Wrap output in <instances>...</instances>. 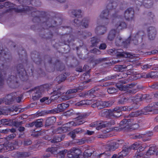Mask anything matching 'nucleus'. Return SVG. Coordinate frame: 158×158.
Here are the masks:
<instances>
[{
	"label": "nucleus",
	"instance_id": "obj_1",
	"mask_svg": "<svg viewBox=\"0 0 158 158\" xmlns=\"http://www.w3.org/2000/svg\"><path fill=\"white\" fill-rule=\"evenodd\" d=\"M66 153L69 158H80L79 156L81 153V151L79 149L75 148H73L69 151L64 150L58 153L59 158H64L65 155Z\"/></svg>",
	"mask_w": 158,
	"mask_h": 158
},
{
	"label": "nucleus",
	"instance_id": "obj_2",
	"mask_svg": "<svg viewBox=\"0 0 158 158\" xmlns=\"http://www.w3.org/2000/svg\"><path fill=\"white\" fill-rule=\"evenodd\" d=\"M120 128L125 131L135 130L139 127V125L138 124L133 122L132 119H124L120 122Z\"/></svg>",
	"mask_w": 158,
	"mask_h": 158
},
{
	"label": "nucleus",
	"instance_id": "obj_3",
	"mask_svg": "<svg viewBox=\"0 0 158 158\" xmlns=\"http://www.w3.org/2000/svg\"><path fill=\"white\" fill-rule=\"evenodd\" d=\"M117 6V4L115 2L110 3L107 6V9L103 10L101 14L100 17L103 19V22H105V19L107 20L106 22L105 23V25H106L109 23V15L114 11L113 9H115Z\"/></svg>",
	"mask_w": 158,
	"mask_h": 158
},
{
	"label": "nucleus",
	"instance_id": "obj_4",
	"mask_svg": "<svg viewBox=\"0 0 158 158\" xmlns=\"http://www.w3.org/2000/svg\"><path fill=\"white\" fill-rule=\"evenodd\" d=\"M108 52L110 55H116L117 57L123 56L126 58H132L135 56L130 53L124 52L123 50L120 49L116 50L115 49H110Z\"/></svg>",
	"mask_w": 158,
	"mask_h": 158
},
{
	"label": "nucleus",
	"instance_id": "obj_5",
	"mask_svg": "<svg viewBox=\"0 0 158 158\" xmlns=\"http://www.w3.org/2000/svg\"><path fill=\"white\" fill-rule=\"evenodd\" d=\"M124 17L130 23L131 25H133L135 23L134 11L131 8L127 9L124 13Z\"/></svg>",
	"mask_w": 158,
	"mask_h": 158
},
{
	"label": "nucleus",
	"instance_id": "obj_6",
	"mask_svg": "<svg viewBox=\"0 0 158 158\" xmlns=\"http://www.w3.org/2000/svg\"><path fill=\"white\" fill-rule=\"evenodd\" d=\"M17 75L18 76L22 81H25L27 79L28 76L26 72L23 65L19 64L17 66Z\"/></svg>",
	"mask_w": 158,
	"mask_h": 158
},
{
	"label": "nucleus",
	"instance_id": "obj_7",
	"mask_svg": "<svg viewBox=\"0 0 158 158\" xmlns=\"http://www.w3.org/2000/svg\"><path fill=\"white\" fill-rule=\"evenodd\" d=\"M136 84L134 83H132L130 85H128L127 86L123 85H122L117 84V87L119 89V90L123 91H127L128 93L133 94H135L137 92V89H128V87L131 88L135 86Z\"/></svg>",
	"mask_w": 158,
	"mask_h": 158
},
{
	"label": "nucleus",
	"instance_id": "obj_8",
	"mask_svg": "<svg viewBox=\"0 0 158 158\" xmlns=\"http://www.w3.org/2000/svg\"><path fill=\"white\" fill-rule=\"evenodd\" d=\"M145 34L143 31H139L134 35L132 37L131 42L135 45H138L142 41Z\"/></svg>",
	"mask_w": 158,
	"mask_h": 158
},
{
	"label": "nucleus",
	"instance_id": "obj_9",
	"mask_svg": "<svg viewBox=\"0 0 158 158\" xmlns=\"http://www.w3.org/2000/svg\"><path fill=\"white\" fill-rule=\"evenodd\" d=\"M69 106V104L65 103H61L59 104L57 108L54 109L49 111L48 113L55 114L64 111Z\"/></svg>",
	"mask_w": 158,
	"mask_h": 158
},
{
	"label": "nucleus",
	"instance_id": "obj_10",
	"mask_svg": "<svg viewBox=\"0 0 158 158\" xmlns=\"http://www.w3.org/2000/svg\"><path fill=\"white\" fill-rule=\"evenodd\" d=\"M131 38L129 37L125 40H123L120 36H118L116 39V45L117 46H123L126 47L130 42Z\"/></svg>",
	"mask_w": 158,
	"mask_h": 158
},
{
	"label": "nucleus",
	"instance_id": "obj_11",
	"mask_svg": "<svg viewBox=\"0 0 158 158\" xmlns=\"http://www.w3.org/2000/svg\"><path fill=\"white\" fill-rule=\"evenodd\" d=\"M77 89H69L67 90L65 95L61 96L60 99H61L63 101H65L72 98L74 97L72 95H70L77 92Z\"/></svg>",
	"mask_w": 158,
	"mask_h": 158
},
{
	"label": "nucleus",
	"instance_id": "obj_12",
	"mask_svg": "<svg viewBox=\"0 0 158 158\" xmlns=\"http://www.w3.org/2000/svg\"><path fill=\"white\" fill-rule=\"evenodd\" d=\"M116 23L114 25L115 27L118 30H121L126 28L127 25L126 23L119 19L118 17H116L115 18Z\"/></svg>",
	"mask_w": 158,
	"mask_h": 158
},
{
	"label": "nucleus",
	"instance_id": "obj_13",
	"mask_svg": "<svg viewBox=\"0 0 158 158\" xmlns=\"http://www.w3.org/2000/svg\"><path fill=\"white\" fill-rule=\"evenodd\" d=\"M17 96V94L16 93H12L8 94L6 98V100H8L9 102L13 101L15 99H16V101L18 102H20L21 101V100L23 97V95L21 94L20 96L16 97Z\"/></svg>",
	"mask_w": 158,
	"mask_h": 158
},
{
	"label": "nucleus",
	"instance_id": "obj_14",
	"mask_svg": "<svg viewBox=\"0 0 158 158\" xmlns=\"http://www.w3.org/2000/svg\"><path fill=\"white\" fill-rule=\"evenodd\" d=\"M157 34L156 29L153 27H150L147 29V34L148 39L150 40H154Z\"/></svg>",
	"mask_w": 158,
	"mask_h": 158
},
{
	"label": "nucleus",
	"instance_id": "obj_15",
	"mask_svg": "<svg viewBox=\"0 0 158 158\" xmlns=\"http://www.w3.org/2000/svg\"><path fill=\"white\" fill-rule=\"evenodd\" d=\"M43 91V87L40 86L37 88L35 90V93L32 96V98L34 100H36L42 96V93Z\"/></svg>",
	"mask_w": 158,
	"mask_h": 158
},
{
	"label": "nucleus",
	"instance_id": "obj_16",
	"mask_svg": "<svg viewBox=\"0 0 158 158\" xmlns=\"http://www.w3.org/2000/svg\"><path fill=\"white\" fill-rule=\"evenodd\" d=\"M106 31V27L103 26H99L96 27L95 30V33L98 35H102L104 34Z\"/></svg>",
	"mask_w": 158,
	"mask_h": 158
},
{
	"label": "nucleus",
	"instance_id": "obj_17",
	"mask_svg": "<svg viewBox=\"0 0 158 158\" xmlns=\"http://www.w3.org/2000/svg\"><path fill=\"white\" fill-rule=\"evenodd\" d=\"M85 116L86 115L84 114H81L75 118L76 126L81 125L85 122L83 119Z\"/></svg>",
	"mask_w": 158,
	"mask_h": 158
},
{
	"label": "nucleus",
	"instance_id": "obj_18",
	"mask_svg": "<svg viewBox=\"0 0 158 158\" xmlns=\"http://www.w3.org/2000/svg\"><path fill=\"white\" fill-rule=\"evenodd\" d=\"M99 114L100 116L104 117L109 118L111 117V110H103L99 112Z\"/></svg>",
	"mask_w": 158,
	"mask_h": 158
},
{
	"label": "nucleus",
	"instance_id": "obj_19",
	"mask_svg": "<svg viewBox=\"0 0 158 158\" xmlns=\"http://www.w3.org/2000/svg\"><path fill=\"white\" fill-rule=\"evenodd\" d=\"M56 121L55 117L52 116L49 117L45 121V125L46 127L53 125Z\"/></svg>",
	"mask_w": 158,
	"mask_h": 158
},
{
	"label": "nucleus",
	"instance_id": "obj_20",
	"mask_svg": "<svg viewBox=\"0 0 158 158\" xmlns=\"http://www.w3.org/2000/svg\"><path fill=\"white\" fill-rule=\"evenodd\" d=\"M95 123H96L97 126L96 129L97 130H99L102 128L107 127L108 123L106 121L103 122L101 121L100 122H95Z\"/></svg>",
	"mask_w": 158,
	"mask_h": 158
},
{
	"label": "nucleus",
	"instance_id": "obj_21",
	"mask_svg": "<svg viewBox=\"0 0 158 158\" xmlns=\"http://www.w3.org/2000/svg\"><path fill=\"white\" fill-rule=\"evenodd\" d=\"M118 144L115 142H113L107 145L106 148L109 151H114L118 148Z\"/></svg>",
	"mask_w": 158,
	"mask_h": 158
},
{
	"label": "nucleus",
	"instance_id": "obj_22",
	"mask_svg": "<svg viewBox=\"0 0 158 158\" xmlns=\"http://www.w3.org/2000/svg\"><path fill=\"white\" fill-rule=\"evenodd\" d=\"M65 137L64 135H56L51 140V142L56 143L61 141Z\"/></svg>",
	"mask_w": 158,
	"mask_h": 158
},
{
	"label": "nucleus",
	"instance_id": "obj_23",
	"mask_svg": "<svg viewBox=\"0 0 158 158\" xmlns=\"http://www.w3.org/2000/svg\"><path fill=\"white\" fill-rule=\"evenodd\" d=\"M69 128L70 126L67 125L66 123L64 124L62 127L58 128L57 130L58 131V133L60 132L65 133L67 132L69 130Z\"/></svg>",
	"mask_w": 158,
	"mask_h": 158
},
{
	"label": "nucleus",
	"instance_id": "obj_24",
	"mask_svg": "<svg viewBox=\"0 0 158 158\" xmlns=\"http://www.w3.org/2000/svg\"><path fill=\"white\" fill-rule=\"evenodd\" d=\"M131 150L129 147H125L123 148L122 151L119 153L120 156L121 155L123 157L125 156L128 155Z\"/></svg>",
	"mask_w": 158,
	"mask_h": 158
},
{
	"label": "nucleus",
	"instance_id": "obj_25",
	"mask_svg": "<svg viewBox=\"0 0 158 158\" xmlns=\"http://www.w3.org/2000/svg\"><path fill=\"white\" fill-rule=\"evenodd\" d=\"M142 114H145L143 110L137 111L135 112H131L128 116L131 117H137Z\"/></svg>",
	"mask_w": 158,
	"mask_h": 158
},
{
	"label": "nucleus",
	"instance_id": "obj_26",
	"mask_svg": "<svg viewBox=\"0 0 158 158\" xmlns=\"http://www.w3.org/2000/svg\"><path fill=\"white\" fill-rule=\"evenodd\" d=\"M116 32L117 31L115 29H111L109 32L108 36V39L110 41L113 40L115 36Z\"/></svg>",
	"mask_w": 158,
	"mask_h": 158
},
{
	"label": "nucleus",
	"instance_id": "obj_27",
	"mask_svg": "<svg viewBox=\"0 0 158 158\" xmlns=\"http://www.w3.org/2000/svg\"><path fill=\"white\" fill-rule=\"evenodd\" d=\"M145 77L146 78H155L157 77H158V72H152L146 74Z\"/></svg>",
	"mask_w": 158,
	"mask_h": 158
},
{
	"label": "nucleus",
	"instance_id": "obj_28",
	"mask_svg": "<svg viewBox=\"0 0 158 158\" xmlns=\"http://www.w3.org/2000/svg\"><path fill=\"white\" fill-rule=\"evenodd\" d=\"M91 101L89 100H82L76 103V105L77 106H82L89 105L91 104Z\"/></svg>",
	"mask_w": 158,
	"mask_h": 158
},
{
	"label": "nucleus",
	"instance_id": "obj_29",
	"mask_svg": "<svg viewBox=\"0 0 158 158\" xmlns=\"http://www.w3.org/2000/svg\"><path fill=\"white\" fill-rule=\"evenodd\" d=\"M8 83L15 84L17 83V78L14 76L11 75L9 77L7 80Z\"/></svg>",
	"mask_w": 158,
	"mask_h": 158
},
{
	"label": "nucleus",
	"instance_id": "obj_30",
	"mask_svg": "<svg viewBox=\"0 0 158 158\" xmlns=\"http://www.w3.org/2000/svg\"><path fill=\"white\" fill-rule=\"evenodd\" d=\"M66 79V77L64 74H61L56 77L55 80L58 83H60L61 82L64 81Z\"/></svg>",
	"mask_w": 158,
	"mask_h": 158
},
{
	"label": "nucleus",
	"instance_id": "obj_31",
	"mask_svg": "<svg viewBox=\"0 0 158 158\" xmlns=\"http://www.w3.org/2000/svg\"><path fill=\"white\" fill-rule=\"evenodd\" d=\"M55 67L56 68V69L60 71H61L64 69V66L63 64H61L59 61L56 63L55 65Z\"/></svg>",
	"mask_w": 158,
	"mask_h": 158
},
{
	"label": "nucleus",
	"instance_id": "obj_32",
	"mask_svg": "<svg viewBox=\"0 0 158 158\" xmlns=\"http://www.w3.org/2000/svg\"><path fill=\"white\" fill-rule=\"evenodd\" d=\"M81 13V10H73L69 12V14L73 16L76 17L79 15Z\"/></svg>",
	"mask_w": 158,
	"mask_h": 158
},
{
	"label": "nucleus",
	"instance_id": "obj_33",
	"mask_svg": "<svg viewBox=\"0 0 158 158\" xmlns=\"http://www.w3.org/2000/svg\"><path fill=\"white\" fill-rule=\"evenodd\" d=\"M90 22V19L88 18H85L82 20V25L85 28H87Z\"/></svg>",
	"mask_w": 158,
	"mask_h": 158
},
{
	"label": "nucleus",
	"instance_id": "obj_34",
	"mask_svg": "<svg viewBox=\"0 0 158 158\" xmlns=\"http://www.w3.org/2000/svg\"><path fill=\"white\" fill-rule=\"evenodd\" d=\"M131 100V99H130V97L129 98L123 97L120 98L118 102V103L119 104H123Z\"/></svg>",
	"mask_w": 158,
	"mask_h": 158
},
{
	"label": "nucleus",
	"instance_id": "obj_35",
	"mask_svg": "<svg viewBox=\"0 0 158 158\" xmlns=\"http://www.w3.org/2000/svg\"><path fill=\"white\" fill-rule=\"evenodd\" d=\"M58 148H48L46 150V152H50L51 154H56L58 153Z\"/></svg>",
	"mask_w": 158,
	"mask_h": 158
},
{
	"label": "nucleus",
	"instance_id": "obj_36",
	"mask_svg": "<svg viewBox=\"0 0 158 158\" xmlns=\"http://www.w3.org/2000/svg\"><path fill=\"white\" fill-rule=\"evenodd\" d=\"M156 148L154 147H150L148 150L146 154L147 155H152L154 154H156Z\"/></svg>",
	"mask_w": 158,
	"mask_h": 158
},
{
	"label": "nucleus",
	"instance_id": "obj_37",
	"mask_svg": "<svg viewBox=\"0 0 158 158\" xmlns=\"http://www.w3.org/2000/svg\"><path fill=\"white\" fill-rule=\"evenodd\" d=\"M141 146V144L140 142H136L131 146H130L131 150L138 149L139 147Z\"/></svg>",
	"mask_w": 158,
	"mask_h": 158
},
{
	"label": "nucleus",
	"instance_id": "obj_38",
	"mask_svg": "<svg viewBox=\"0 0 158 158\" xmlns=\"http://www.w3.org/2000/svg\"><path fill=\"white\" fill-rule=\"evenodd\" d=\"M144 5L147 8H150L152 6V0H144Z\"/></svg>",
	"mask_w": 158,
	"mask_h": 158
},
{
	"label": "nucleus",
	"instance_id": "obj_39",
	"mask_svg": "<svg viewBox=\"0 0 158 158\" xmlns=\"http://www.w3.org/2000/svg\"><path fill=\"white\" fill-rule=\"evenodd\" d=\"M91 41L92 46H96L97 44L100 41V40L97 37H93L91 38Z\"/></svg>",
	"mask_w": 158,
	"mask_h": 158
},
{
	"label": "nucleus",
	"instance_id": "obj_40",
	"mask_svg": "<svg viewBox=\"0 0 158 158\" xmlns=\"http://www.w3.org/2000/svg\"><path fill=\"white\" fill-rule=\"evenodd\" d=\"M35 126L36 127H40L43 126V120L41 119H39L34 121Z\"/></svg>",
	"mask_w": 158,
	"mask_h": 158
},
{
	"label": "nucleus",
	"instance_id": "obj_41",
	"mask_svg": "<svg viewBox=\"0 0 158 158\" xmlns=\"http://www.w3.org/2000/svg\"><path fill=\"white\" fill-rule=\"evenodd\" d=\"M130 99H131V101H134L135 100L136 102L141 101L142 100V95L139 94L135 97H130Z\"/></svg>",
	"mask_w": 158,
	"mask_h": 158
},
{
	"label": "nucleus",
	"instance_id": "obj_42",
	"mask_svg": "<svg viewBox=\"0 0 158 158\" xmlns=\"http://www.w3.org/2000/svg\"><path fill=\"white\" fill-rule=\"evenodd\" d=\"M6 149L8 150V151H10L13 150L14 149V147L11 143H9L6 146L3 147L4 150H5Z\"/></svg>",
	"mask_w": 158,
	"mask_h": 158
},
{
	"label": "nucleus",
	"instance_id": "obj_43",
	"mask_svg": "<svg viewBox=\"0 0 158 158\" xmlns=\"http://www.w3.org/2000/svg\"><path fill=\"white\" fill-rule=\"evenodd\" d=\"M153 135V133L152 132H149L145 134L144 136V138L143 139V141H146L149 140L150 139V137Z\"/></svg>",
	"mask_w": 158,
	"mask_h": 158
},
{
	"label": "nucleus",
	"instance_id": "obj_44",
	"mask_svg": "<svg viewBox=\"0 0 158 158\" xmlns=\"http://www.w3.org/2000/svg\"><path fill=\"white\" fill-rule=\"evenodd\" d=\"M107 58H100L95 60L96 64H99L108 60Z\"/></svg>",
	"mask_w": 158,
	"mask_h": 158
},
{
	"label": "nucleus",
	"instance_id": "obj_45",
	"mask_svg": "<svg viewBox=\"0 0 158 158\" xmlns=\"http://www.w3.org/2000/svg\"><path fill=\"white\" fill-rule=\"evenodd\" d=\"M113 102H110V101H105L102 102V105L103 107H107L111 106L113 104Z\"/></svg>",
	"mask_w": 158,
	"mask_h": 158
},
{
	"label": "nucleus",
	"instance_id": "obj_46",
	"mask_svg": "<svg viewBox=\"0 0 158 158\" xmlns=\"http://www.w3.org/2000/svg\"><path fill=\"white\" fill-rule=\"evenodd\" d=\"M120 113V111L114 112L111 110V116H113L115 117H118L121 115Z\"/></svg>",
	"mask_w": 158,
	"mask_h": 158
},
{
	"label": "nucleus",
	"instance_id": "obj_47",
	"mask_svg": "<svg viewBox=\"0 0 158 158\" xmlns=\"http://www.w3.org/2000/svg\"><path fill=\"white\" fill-rule=\"evenodd\" d=\"M135 73L134 69H129L127 70V73H124L123 74L124 75V77H126L128 75L134 74Z\"/></svg>",
	"mask_w": 158,
	"mask_h": 158
},
{
	"label": "nucleus",
	"instance_id": "obj_48",
	"mask_svg": "<svg viewBox=\"0 0 158 158\" xmlns=\"http://www.w3.org/2000/svg\"><path fill=\"white\" fill-rule=\"evenodd\" d=\"M92 152L90 151L89 149L86 150L84 153V155L85 156H90L92 154Z\"/></svg>",
	"mask_w": 158,
	"mask_h": 158
},
{
	"label": "nucleus",
	"instance_id": "obj_49",
	"mask_svg": "<svg viewBox=\"0 0 158 158\" xmlns=\"http://www.w3.org/2000/svg\"><path fill=\"white\" fill-rule=\"evenodd\" d=\"M0 70L1 71H0V86L3 85L4 81V77L1 73V72H3V69L1 68Z\"/></svg>",
	"mask_w": 158,
	"mask_h": 158
},
{
	"label": "nucleus",
	"instance_id": "obj_50",
	"mask_svg": "<svg viewBox=\"0 0 158 158\" xmlns=\"http://www.w3.org/2000/svg\"><path fill=\"white\" fill-rule=\"evenodd\" d=\"M107 91L109 94H113L117 91V89L114 87H111L108 88Z\"/></svg>",
	"mask_w": 158,
	"mask_h": 158
},
{
	"label": "nucleus",
	"instance_id": "obj_51",
	"mask_svg": "<svg viewBox=\"0 0 158 158\" xmlns=\"http://www.w3.org/2000/svg\"><path fill=\"white\" fill-rule=\"evenodd\" d=\"M95 103H96L97 107L98 109H101L103 107L102 105V102H96Z\"/></svg>",
	"mask_w": 158,
	"mask_h": 158
},
{
	"label": "nucleus",
	"instance_id": "obj_52",
	"mask_svg": "<svg viewBox=\"0 0 158 158\" xmlns=\"http://www.w3.org/2000/svg\"><path fill=\"white\" fill-rule=\"evenodd\" d=\"M76 135V134H75L73 130L70 132L69 133V135L73 139H74L75 138Z\"/></svg>",
	"mask_w": 158,
	"mask_h": 158
},
{
	"label": "nucleus",
	"instance_id": "obj_53",
	"mask_svg": "<svg viewBox=\"0 0 158 158\" xmlns=\"http://www.w3.org/2000/svg\"><path fill=\"white\" fill-rule=\"evenodd\" d=\"M73 113V110H71L67 111L64 113L65 115L67 116H70Z\"/></svg>",
	"mask_w": 158,
	"mask_h": 158
},
{
	"label": "nucleus",
	"instance_id": "obj_54",
	"mask_svg": "<svg viewBox=\"0 0 158 158\" xmlns=\"http://www.w3.org/2000/svg\"><path fill=\"white\" fill-rule=\"evenodd\" d=\"M152 65L149 64H145L141 66V68L143 69H148L151 68Z\"/></svg>",
	"mask_w": 158,
	"mask_h": 158
},
{
	"label": "nucleus",
	"instance_id": "obj_55",
	"mask_svg": "<svg viewBox=\"0 0 158 158\" xmlns=\"http://www.w3.org/2000/svg\"><path fill=\"white\" fill-rule=\"evenodd\" d=\"M91 52L97 55H99L101 54V52L98 49L94 48L91 51Z\"/></svg>",
	"mask_w": 158,
	"mask_h": 158
},
{
	"label": "nucleus",
	"instance_id": "obj_56",
	"mask_svg": "<svg viewBox=\"0 0 158 158\" xmlns=\"http://www.w3.org/2000/svg\"><path fill=\"white\" fill-rule=\"evenodd\" d=\"M81 23V22L77 19H75L74 20V25L76 26H79L80 25Z\"/></svg>",
	"mask_w": 158,
	"mask_h": 158
},
{
	"label": "nucleus",
	"instance_id": "obj_57",
	"mask_svg": "<svg viewBox=\"0 0 158 158\" xmlns=\"http://www.w3.org/2000/svg\"><path fill=\"white\" fill-rule=\"evenodd\" d=\"M95 92L93 88L85 92V95H91V94L94 93Z\"/></svg>",
	"mask_w": 158,
	"mask_h": 158
},
{
	"label": "nucleus",
	"instance_id": "obj_58",
	"mask_svg": "<svg viewBox=\"0 0 158 158\" xmlns=\"http://www.w3.org/2000/svg\"><path fill=\"white\" fill-rule=\"evenodd\" d=\"M7 119H2L0 121V123L1 124H3L4 125H10L9 123H7Z\"/></svg>",
	"mask_w": 158,
	"mask_h": 158
},
{
	"label": "nucleus",
	"instance_id": "obj_59",
	"mask_svg": "<svg viewBox=\"0 0 158 158\" xmlns=\"http://www.w3.org/2000/svg\"><path fill=\"white\" fill-rule=\"evenodd\" d=\"M32 143L31 141L29 139H25L24 141V144L25 145H28Z\"/></svg>",
	"mask_w": 158,
	"mask_h": 158
},
{
	"label": "nucleus",
	"instance_id": "obj_60",
	"mask_svg": "<svg viewBox=\"0 0 158 158\" xmlns=\"http://www.w3.org/2000/svg\"><path fill=\"white\" fill-rule=\"evenodd\" d=\"M140 105V103L135 102L132 104V106L133 107L134 110L138 108Z\"/></svg>",
	"mask_w": 158,
	"mask_h": 158
},
{
	"label": "nucleus",
	"instance_id": "obj_61",
	"mask_svg": "<svg viewBox=\"0 0 158 158\" xmlns=\"http://www.w3.org/2000/svg\"><path fill=\"white\" fill-rule=\"evenodd\" d=\"M66 125L68 126H70V127L72 126H76V122L73 121H71L68 122L66 123Z\"/></svg>",
	"mask_w": 158,
	"mask_h": 158
},
{
	"label": "nucleus",
	"instance_id": "obj_62",
	"mask_svg": "<svg viewBox=\"0 0 158 158\" xmlns=\"http://www.w3.org/2000/svg\"><path fill=\"white\" fill-rule=\"evenodd\" d=\"M76 134H79L82 133V130L80 128L76 129L73 130Z\"/></svg>",
	"mask_w": 158,
	"mask_h": 158
},
{
	"label": "nucleus",
	"instance_id": "obj_63",
	"mask_svg": "<svg viewBox=\"0 0 158 158\" xmlns=\"http://www.w3.org/2000/svg\"><path fill=\"white\" fill-rule=\"evenodd\" d=\"M22 121L21 122H14L13 124L15 127H19L20 125L23 124Z\"/></svg>",
	"mask_w": 158,
	"mask_h": 158
},
{
	"label": "nucleus",
	"instance_id": "obj_64",
	"mask_svg": "<svg viewBox=\"0 0 158 158\" xmlns=\"http://www.w3.org/2000/svg\"><path fill=\"white\" fill-rule=\"evenodd\" d=\"M108 123V125L107 126H109L110 125H114L115 123V121L114 119L111 120L110 121L107 122Z\"/></svg>",
	"mask_w": 158,
	"mask_h": 158
}]
</instances>
